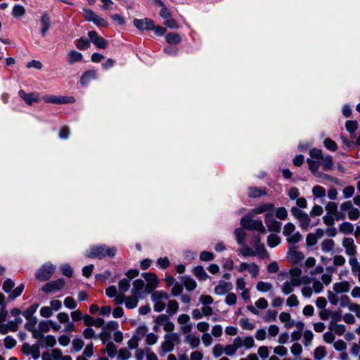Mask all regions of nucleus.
Listing matches in <instances>:
<instances>
[{
	"label": "nucleus",
	"mask_w": 360,
	"mask_h": 360,
	"mask_svg": "<svg viewBox=\"0 0 360 360\" xmlns=\"http://www.w3.org/2000/svg\"><path fill=\"white\" fill-rule=\"evenodd\" d=\"M240 326L243 329L252 330L255 328V326L252 322H250L248 319L243 318L240 319Z\"/></svg>",
	"instance_id": "obj_54"
},
{
	"label": "nucleus",
	"mask_w": 360,
	"mask_h": 360,
	"mask_svg": "<svg viewBox=\"0 0 360 360\" xmlns=\"http://www.w3.org/2000/svg\"><path fill=\"white\" fill-rule=\"evenodd\" d=\"M238 270L239 272H244L248 271L253 278H255L259 274V267L255 262H241L238 267Z\"/></svg>",
	"instance_id": "obj_13"
},
{
	"label": "nucleus",
	"mask_w": 360,
	"mask_h": 360,
	"mask_svg": "<svg viewBox=\"0 0 360 360\" xmlns=\"http://www.w3.org/2000/svg\"><path fill=\"white\" fill-rule=\"evenodd\" d=\"M134 26L140 30H152L154 28V21L149 18L134 19Z\"/></svg>",
	"instance_id": "obj_15"
},
{
	"label": "nucleus",
	"mask_w": 360,
	"mask_h": 360,
	"mask_svg": "<svg viewBox=\"0 0 360 360\" xmlns=\"http://www.w3.org/2000/svg\"><path fill=\"white\" fill-rule=\"evenodd\" d=\"M345 127L351 136H353L354 133L357 129L358 123L356 121L348 120L346 122Z\"/></svg>",
	"instance_id": "obj_56"
},
{
	"label": "nucleus",
	"mask_w": 360,
	"mask_h": 360,
	"mask_svg": "<svg viewBox=\"0 0 360 360\" xmlns=\"http://www.w3.org/2000/svg\"><path fill=\"white\" fill-rule=\"evenodd\" d=\"M240 254L243 257H252L256 255V252L253 250L252 248L243 245L239 250Z\"/></svg>",
	"instance_id": "obj_49"
},
{
	"label": "nucleus",
	"mask_w": 360,
	"mask_h": 360,
	"mask_svg": "<svg viewBox=\"0 0 360 360\" xmlns=\"http://www.w3.org/2000/svg\"><path fill=\"white\" fill-rule=\"evenodd\" d=\"M179 336L176 333H167L164 335V342H162L159 354L164 356L166 353L172 352L174 348V342L178 340Z\"/></svg>",
	"instance_id": "obj_5"
},
{
	"label": "nucleus",
	"mask_w": 360,
	"mask_h": 360,
	"mask_svg": "<svg viewBox=\"0 0 360 360\" xmlns=\"http://www.w3.org/2000/svg\"><path fill=\"white\" fill-rule=\"evenodd\" d=\"M155 323L158 326H162L164 330L169 333H172L175 328L174 324L170 321L169 315L167 314L158 315L155 319Z\"/></svg>",
	"instance_id": "obj_10"
},
{
	"label": "nucleus",
	"mask_w": 360,
	"mask_h": 360,
	"mask_svg": "<svg viewBox=\"0 0 360 360\" xmlns=\"http://www.w3.org/2000/svg\"><path fill=\"white\" fill-rule=\"evenodd\" d=\"M324 146L330 151H335L338 149L337 143L330 138H326L323 141Z\"/></svg>",
	"instance_id": "obj_57"
},
{
	"label": "nucleus",
	"mask_w": 360,
	"mask_h": 360,
	"mask_svg": "<svg viewBox=\"0 0 360 360\" xmlns=\"http://www.w3.org/2000/svg\"><path fill=\"white\" fill-rule=\"evenodd\" d=\"M56 266L51 263H46L36 274V278L40 281L49 280L53 274Z\"/></svg>",
	"instance_id": "obj_8"
},
{
	"label": "nucleus",
	"mask_w": 360,
	"mask_h": 360,
	"mask_svg": "<svg viewBox=\"0 0 360 360\" xmlns=\"http://www.w3.org/2000/svg\"><path fill=\"white\" fill-rule=\"evenodd\" d=\"M27 347V353L30 354L34 359H38L40 356V348L44 347V344L41 341H38L37 343L32 346L25 345L23 348Z\"/></svg>",
	"instance_id": "obj_20"
},
{
	"label": "nucleus",
	"mask_w": 360,
	"mask_h": 360,
	"mask_svg": "<svg viewBox=\"0 0 360 360\" xmlns=\"http://www.w3.org/2000/svg\"><path fill=\"white\" fill-rule=\"evenodd\" d=\"M254 217L247 214L241 218L240 224L243 229L257 231L260 234H265L266 233V228L263 225L262 221L260 219H254Z\"/></svg>",
	"instance_id": "obj_2"
},
{
	"label": "nucleus",
	"mask_w": 360,
	"mask_h": 360,
	"mask_svg": "<svg viewBox=\"0 0 360 360\" xmlns=\"http://www.w3.org/2000/svg\"><path fill=\"white\" fill-rule=\"evenodd\" d=\"M272 212H266L264 215V221L269 231L278 233L281 230L282 224L274 218Z\"/></svg>",
	"instance_id": "obj_9"
},
{
	"label": "nucleus",
	"mask_w": 360,
	"mask_h": 360,
	"mask_svg": "<svg viewBox=\"0 0 360 360\" xmlns=\"http://www.w3.org/2000/svg\"><path fill=\"white\" fill-rule=\"evenodd\" d=\"M233 288V285L231 282H226L224 281H219V283L214 288V293L219 295H225Z\"/></svg>",
	"instance_id": "obj_18"
},
{
	"label": "nucleus",
	"mask_w": 360,
	"mask_h": 360,
	"mask_svg": "<svg viewBox=\"0 0 360 360\" xmlns=\"http://www.w3.org/2000/svg\"><path fill=\"white\" fill-rule=\"evenodd\" d=\"M169 298L168 293L163 290L154 291L151 294V300L153 302V309L156 312H161L166 308L167 300Z\"/></svg>",
	"instance_id": "obj_3"
},
{
	"label": "nucleus",
	"mask_w": 360,
	"mask_h": 360,
	"mask_svg": "<svg viewBox=\"0 0 360 360\" xmlns=\"http://www.w3.org/2000/svg\"><path fill=\"white\" fill-rule=\"evenodd\" d=\"M131 357V352L126 348H122L118 351L117 360H128Z\"/></svg>",
	"instance_id": "obj_46"
},
{
	"label": "nucleus",
	"mask_w": 360,
	"mask_h": 360,
	"mask_svg": "<svg viewBox=\"0 0 360 360\" xmlns=\"http://www.w3.org/2000/svg\"><path fill=\"white\" fill-rule=\"evenodd\" d=\"M302 236L300 232L297 231L295 233H291L290 236H288L286 240L288 243L290 244H296L298 242L302 240Z\"/></svg>",
	"instance_id": "obj_47"
},
{
	"label": "nucleus",
	"mask_w": 360,
	"mask_h": 360,
	"mask_svg": "<svg viewBox=\"0 0 360 360\" xmlns=\"http://www.w3.org/2000/svg\"><path fill=\"white\" fill-rule=\"evenodd\" d=\"M148 327L146 326H140L136 328V333L133 335V337L136 338L139 340H141L148 332Z\"/></svg>",
	"instance_id": "obj_45"
},
{
	"label": "nucleus",
	"mask_w": 360,
	"mask_h": 360,
	"mask_svg": "<svg viewBox=\"0 0 360 360\" xmlns=\"http://www.w3.org/2000/svg\"><path fill=\"white\" fill-rule=\"evenodd\" d=\"M354 231V226L352 223L345 221L340 225V231L344 234H350Z\"/></svg>",
	"instance_id": "obj_41"
},
{
	"label": "nucleus",
	"mask_w": 360,
	"mask_h": 360,
	"mask_svg": "<svg viewBox=\"0 0 360 360\" xmlns=\"http://www.w3.org/2000/svg\"><path fill=\"white\" fill-rule=\"evenodd\" d=\"M354 207V206L353 205V203L351 200L343 202L342 203H341L340 206V212H342L344 214L347 212L348 215L349 212L352 210Z\"/></svg>",
	"instance_id": "obj_51"
},
{
	"label": "nucleus",
	"mask_w": 360,
	"mask_h": 360,
	"mask_svg": "<svg viewBox=\"0 0 360 360\" xmlns=\"http://www.w3.org/2000/svg\"><path fill=\"white\" fill-rule=\"evenodd\" d=\"M25 8L20 4H15L12 9V15L14 18L22 17L25 14Z\"/></svg>",
	"instance_id": "obj_36"
},
{
	"label": "nucleus",
	"mask_w": 360,
	"mask_h": 360,
	"mask_svg": "<svg viewBox=\"0 0 360 360\" xmlns=\"http://www.w3.org/2000/svg\"><path fill=\"white\" fill-rule=\"evenodd\" d=\"M193 273L200 281H205L208 278V275L202 266H197L193 268Z\"/></svg>",
	"instance_id": "obj_28"
},
{
	"label": "nucleus",
	"mask_w": 360,
	"mask_h": 360,
	"mask_svg": "<svg viewBox=\"0 0 360 360\" xmlns=\"http://www.w3.org/2000/svg\"><path fill=\"white\" fill-rule=\"evenodd\" d=\"M65 281L63 278H59L56 281L46 283L41 288L42 291L45 293H51L62 289L65 285Z\"/></svg>",
	"instance_id": "obj_11"
},
{
	"label": "nucleus",
	"mask_w": 360,
	"mask_h": 360,
	"mask_svg": "<svg viewBox=\"0 0 360 360\" xmlns=\"http://www.w3.org/2000/svg\"><path fill=\"white\" fill-rule=\"evenodd\" d=\"M24 290V285L20 284L16 287L13 290H11L8 295V300H12L20 296Z\"/></svg>",
	"instance_id": "obj_53"
},
{
	"label": "nucleus",
	"mask_w": 360,
	"mask_h": 360,
	"mask_svg": "<svg viewBox=\"0 0 360 360\" xmlns=\"http://www.w3.org/2000/svg\"><path fill=\"white\" fill-rule=\"evenodd\" d=\"M165 38L167 41L170 44H177L181 41V37L178 34L174 32L167 34Z\"/></svg>",
	"instance_id": "obj_40"
},
{
	"label": "nucleus",
	"mask_w": 360,
	"mask_h": 360,
	"mask_svg": "<svg viewBox=\"0 0 360 360\" xmlns=\"http://www.w3.org/2000/svg\"><path fill=\"white\" fill-rule=\"evenodd\" d=\"M266 195L265 189L250 187L248 189V195L251 198H257Z\"/></svg>",
	"instance_id": "obj_33"
},
{
	"label": "nucleus",
	"mask_w": 360,
	"mask_h": 360,
	"mask_svg": "<svg viewBox=\"0 0 360 360\" xmlns=\"http://www.w3.org/2000/svg\"><path fill=\"white\" fill-rule=\"evenodd\" d=\"M83 12L84 18L86 21L92 22L98 27H108L107 21L96 14L92 10L84 8Z\"/></svg>",
	"instance_id": "obj_7"
},
{
	"label": "nucleus",
	"mask_w": 360,
	"mask_h": 360,
	"mask_svg": "<svg viewBox=\"0 0 360 360\" xmlns=\"http://www.w3.org/2000/svg\"><path fill=\"white\" fill-rule=\"evenodd\" d=\"M299 304V300L295 294L290 295L286 300V304L290 307H297Z\"/></svg>",
	"instance_id": "obj_58"
},
{
	"label": "nucleus",
	"mask_w": 360,
	"mask_h": 360,
	"mask_svg": "<svg viewBox=\"0 0 360 360\" xmlns=\"http://www.w3.org/2000/svg\"><path fill=\"white\" fill-rule=\"evenodd\" d=\"M84 346V341L79 338H75L72 341V348L70 349V352H77L80 351Z\"/></svg>",
	"instance_id": "obj_31"
},
{
	"label": "nucleus",
	"mask_w": 360,
	"mask_h": 360,
	"mask_svg": "<svg viewBox=\"0 0 360 360\" xmlns=\"http://www.w3.org/2000/svg\"><path fill=\"white\" fill-rule=\"evenodd\" d=\"M117 253V248L115 247H108L106 245H99L92 246L89 252L86 253V257L90 258L102 259L106 257H113Z\"/></svg>",
	"instance_id": "obj_1"
},
{
	"label": "nucleus",
	"mask_w": 360,
	"mask_h": 360,
	"mask_svg": "<svg viewBox=\"0 0 360 360\" xmlns=\"http://www.w3.org/2000/svg\"><path fill=\"white\" fill-rule=\"evenodd\" d=\"M333 290L337 293L347 292L349 290V284L347 281L335 283L333 285Z\"/></svg>",
	"instance_id": "obj_26"
},
{
	"label": "nucleus",
	"mask_w": 360,
	"mask_h": 360,
	"mask_svg": "<svg viewBox=\"0 0 360 360\" xmlns=\"http://www.w3.org/2000/svg\"><path fill=\"white\" fill-rule=\"evenodd\" d=\"M212 354L215 358H218L224 354V346L221 344H217L212 349Z\"/></svg>",
	"instance_id": "obj_64"
},
{
	"label": "nucleus",
	"mask_w": 360,
	"mask_h": 360,
	"mask_svg": "<svg viewBox=\"0 0 360 360\" xmlns=\"http://www.w3.org/2000/svg\"><path fill=\"white\" fill-rule=\"evenodd\" d=\"M19 96L27 104L32 105L34 103H38L40 101L39 96L37 93H30L27 94L23 90H20L18 91Z\"/></svg>",
	"instance_id": "obj_16"
},
{
	"label": "nucleus",
	"mask_w": 360,
	"mask_h": 360,
	"mask_svg": "<svg viewBox=\"0 0 360 360\" xmlns=\"http://www.w3.org/2000/svg\"><path fill=\"white\" fill-rule=\"evenodd\" d=\"M88 36L91 42H92L98 49H104L108 45V41L103 37L99 36L96 31H89L88 32Z\"/></svg>",
	"instance_id": "obj_12"
},
{
	"label": "nucleus",
	"mask_w": 360,
	"mask_h": 360,
	"mask_svg": "<svg viewBox=\"0 0 360 360\" xmlns=\"http://www.w3.org/2000/svg\"><path fill=\"white\" fill-rule=\"evenodd\" d=\"M144 285H145V283L143 280L136 279L133 282V288L131 290V293L141 296V295L142 293V290L144 288Z\"/></svg>",
	"instance_id": "obj_29"
},
{
	"label": "nucleus",
	"mask_w": 360,
	"mask_h": 360,
	"mask_svg": "<svg viewBox=\"0 0 360 360\" xmlns=\"http://www.w3.org/2000/svg\"><path fill=\"white\" fill-rule=\"evenodd\" d=\"M281 243V238L274 233L270 234L267 238V245L270 248H275Z\"/></svg>",
	"instance_id": "obj_38"
},
{
	"label": "nucleus",
	"mask_w": 360,
	"mask_h": 360,
	"mask_svg": "<svg viewBox=\"0 0 360 360\" xmlns=\"http://www.w3.org/2000/svg\"><path fill=\"white\" fill-rule=\"evenodd\" d=\"M330 329L338 335H343L346 331L345 326L343 324H335L334 326H330Z\"/></svg>",
	"instance_id": "obj_60"
},
{
	"label": "nucleus",
	"mask_w": 360,
	"mask_h": 360,
	"mask_svg": "<svg viewBox=\"0 0 360 360\" xmlns=\"http://www.w3.org/2000/svg\"><path fill=\"white\" fill-rule=\"evenodd\" d=\"M342 246L345 249V252L350 257L355 256L356 254V246L354 239L352 238H344L342 240Z\"/></svg>",
	"instance_id": "obj_17"
},
{
	"label": "nucleus",
	"mask_w": 360,
	"mask_h": 360,
	"mask_svg": "<svg viewBox=\"0 0 360 360\" xmlns=\"http://www.w3.org/2000/svg\"><path fill=\"white\" fill-rule=\"evenodd\" d=\"M255 252H256V255H257L259 258L261 259H265V258H267L269 257V253L268 252L266 251V250L265 249L264 246L263 244L262 245H255Z\"/></svg>",
	"instance_id": "obj_42"
},
{
	"label": "nucleus",
	"mask_w": 360,
	"mask_h": 360,
	"mask_svg": "<svg viewBox=\"0 0 360 360\" xmlns=\"http://www.w3.org/2000/svg\"><path fill=\"white\" fill-rule=\"evenodd\" d=\"M316 176L317 177H319V178H321L323 179H325L326 181H329L330 182H333L335 184H339V182H340V180L335 177V176H330L329 174H327L323 172H319L316 174Z\"/></svg>",
	"instance_id": "obj_44"
},
{
	"label": "nucleus",
	"mask_w": 360,
	"mask_h": 360,
	"mask_svg": "<svg viewBox=\"0 0 360 360\" xmlns=\"http://www.w3.org/2000/svg\"><path fill=\"white\" fill-rule=\"evenodd\" d=\"M303 344L304 346L308 347L311 344V341L314 338V334L311 330H306L303 333Z\"/></svg>",
	"instance_id": "obj_52"
},
{
	"label": "nucleus",
	"mask_w": 360,
	"mask_h": 360,
	"mask_svg": "<svg viewBox=\"0 0 360 360\" xmlns=\"http://www.w3.org/2000/svg\"><path fill=\"white\" fill-rule=\"evenodd\" d=\"M141 276L148 283V285L152 289L158 286V278L155 273H143Z\"/></svg>",
	"instance_id": "obj_21"
},
{
	"label": "nucleus",
	"mask_w": 360,
	"mask_h": 360,
	"mask_svg": "<svg viewBox=\"0 0 360 360\" xmlns=\"http://www.w3.org/2000/svg\"><path fill=\"white\" fill-rule=\"evenodd\" d=\"M130 287V281L127 278H123L118 283V288L120 292H126Z\"/></svg>",
	"instance_id": "obj_55"
},
{
	"label": "nucleus",
	"mask_w": 360,
	"mask_h": 360,
	"mask_svg": "<svg viewBox=\"0 0 360 360\" xmlns=\"http://www.w3.org/2000/svg\"><path fill=\"white\" fill-rule=\"evenodd\" d=\"M181 280L188 291H193L196 288L197 283L192 278L184 276L181 277Z\"/></svg>",
	"instance_id": "obj_24"
},
{
	"label": "nucleus",
	"mask_w": 360,
	"mask_h": 360,
	"mask_svg": "<svg viewBox=\"0 0 360 360\" xmlns=\"http://www.w3.org/2000/svg\"><path fill=\"white\" fill-rule=\"evenodd\" d=\"M335 242L332 239H325L321 243V248L324 252H329L333 250Z\"/></svg>",
	"instance_id": "obj_34"
},
{
	"label": "nucleus",
	"mask_w": 360,
	"mask_h": 360,
	"mask_svg": "<svg viewBox=\"0 0 360 360\" xmlns=\"http://www.w3.org/2000/svg\"><path fill=\"white\" fill-rule=\"evenodd\" d=\"M307 162L309 165V170L314 175L316 176V174L319 172V168L321 165L320 160H314L312 159L308 158L307 160Z\"/></svg>",
	"instance_id": "obj_32"
},
{
	"label": "nucleus",
	"mask_w": 360,
	"mask_h": 360,
	"mask_svg": "<svg viewBox=\"0 0 360 360\" xmlns=\"http://www.w3.org/2000/svg\"><path fill=\"white\" fill-rule=\"evenodd\" d=\"M41 341L42 342V344H44V347H53L56 343L55 337L51 335L44 337L43 340Z\"/></svg>",
	"instance_id": "obj_63"
},
{
	"label": "nucleus",
	"mask_w": 360,
	"mask_h": 360,
	"mask_svg": "<svg viewBox=\"0 0 360 360\" xmlns=\"http://www.w3.org/2000/svg\"><path fill=\"white\" fill-rule=\"evenodd\" d=\"M166 307H167L166 311L167 314V315L172 316L177 313L179 308V304L177 301L174 300H169V298Z\"/></svg>",
	"instance_id": "obj_22"
},
{
	"label": "nucleus",
	"mask_w": 360,
	"mask_h": 360,
	"mask_svg": "<svg viewBox=\"0 0 360 360\" xmlns=\"http://www.w3.org/2000/svg\"><path fill=\"white\" fill-rule=\"evenodd\" d=\"M281 292L285 295L291 294L295 289V287L289 282V281H285L281 286Z\"/></svg>",
	"instance_id": "obj_43"
},
{
	"label": "nucleus",
	"mask_w": 360,
	"mask_h": 360,
	"mask_svg": "<svg viewBox=\"0 0 360 360\" xmlns=\"http://www.w3.org/2000/svg\"><path fill=\"white\" fill-rule=\"evenodd\" d=\"M90 41L87 39L81 37L77 41L76 46L79 50H86L90 46Z\"/></svg>",
	"instance_id": "obj_50"
},
{
	"label": "nucleus",
	"mask_w": 360,
	"mask_h": 360,
	"mask_svg": "<svg viewBox=\"0 0 360 360\" xmlns=\"http://www.w3.org/2000/svg\"><path fill=\"white\" fill-rule=\"evenodd\" d=\"M311 158L320 160L323 169L326 171L332 169L333 167V160L332 156L327 155H323L322 150L318 148H312L309 151Z\"/></svg>",
	"instance_id": "obj_4"
},
{
	"label": "nucleus",
	"mask_w": 360,
	"mask_h": 360,
	"mask_svg": "<svg viewBox=\"0 0 360 360\" xmlns=\"http://www.w3.org/2000/svg\"><path fill=\"white\" fill-rule=\"evenodd\" d=\"M313 195L316 198H322L326 195V190L321 186H315L312 188Z\"/></svg>",
	"instance_id": "obj_61"
},
{
	"label": "nucleus",
	"mask_w": 360,
	"mask_h": 360,
	"mask_svg": "<svg viewBox=\"0 0 360 360\" xmlns=\"http://www.w3.org/2000/svg\"><path fill=\"white\" fill-rule=\"evenodd\" d=\"M276 318H277V311L276 310L269 309L266 311V314L264 316L263 320L266 323H269L271 321H276Z\"/></svg>",
	"instance_id": "obj_48"
},
{
	"label": "nucleus",
	"mask_w": 360,
	"mask_h": 360,
	"mask_svg": "<svg viewBox=\"0 0 360 360\" xmlns=\"http://www.w3.org/2000/svg\"><path fill=\"white\" fill-rule=\"evenodd\" d=\"M82 58H83V55L80 52H78L75 50H71L68 53V63L71 65L74 64L76 62L82 61Z\"/></svg>",
	"instance_id": "obj_27"
},
{
	"label": "nucleus",
	"mask_w": 360,
	"mask_h": 360,
	"mask_svg": "<svg viewBox=\"0 0 360 360\" xmlns=\"http://www.w3.org/2000/svg\"><path fill=\"white\" fill-rule=\"evenodd\" d=\"M290 212L293 217L298 220L301 229L307 231L311 222L309 215L297 207H292Z\"/></svg>",
	"instance_id": "obj_6"
},
{
	"label": "nucleus",
	"mask_w": 360,
	"mask_h": 360,
	"mask_svg": "<svg viewBox=\"0 0 360 360\" xmlns=\"http://www.w3.org/2000/svg\"><path fill=\"white\" fill-rule=\"evenodd\" d=\"M274 208V204L271 203H263L259 206L252 209L248 214L255 217L257 214H260L264 212H269Z\"/></svg>",
	"instance_id": "obj_19"
},
{
	"label": "nucleus",
	"mask_w": 360,
	"mask_h": 360,
	"mask_svg": "<svg viewBox=\"0 0 360 360\" xmlns=\"http://www.w3.org/2000/svg\"><path fill=\"white\" fill-rule=\"evenodd\" d=\"M234 233H235V236H236L237 243L239 245H243L244 242H245V239L246 238V233L244 231V230L243 229H240V228L236 229Z\"/></svg>",
	"instance_id": "obj_39"
},
{
	"label": "nucleus",
	"mask_w": 360,
	"mask_h": 360,
	"mask_svg": "<svg viewBox=\"0 0 360 360\" xmlns=\"http://www.w3.org/2000/svg\"><path fill=\"white\" fill-rule=\"evenodd\" d=\"M273 288L271 283L264 281H259L256 285V289L259 292H266L271 291Z\"/></svg>",
	"instance_id": "obj_35"
},
{
	"label": "nucleus",
	"mask_w": 360,
	"mask_h": 360,
	"mask_svg": "<svg viewBox=\"0 0 360 360\" xmlns=\"http://www.w3.org/2000/svg\"><path fill=\"white\" fill-rule=\"evenodd\" d=\"M140 296L136 294H132L125 298V306L128 309H134L137 307L139 303V297Z\"/></svg>",
	"instance_id": "obj_25"
},
{
	"label": "nucleus",
	"mask_w": 360,
	"mask_h": 360,
	"mask_svg": "<svg viewBox=\"0 0 360 360\" xmlns=\"http://www.w3.org/2000/svg\"><path fill=\"white\" fill-rule=\"evenodd\" d=\"M295 230V226L292 223L288 222L285 225V226L283 228V234L287 238L288 236H290V235L291 233H294Z\"/></svg>",
	"instance_id": "obj_62"
},
{
	"label": "nucleus",
	"mask_w": 360,
	"mask_h": 360,
	"mask_svg": "<svg viewBox=\"0 0 360 360\" xmlns=\"http://www.w3.org/2000/svg\"><path fill=\"white\" fill-rule=\"evenodd\" d=\"M327 214L333 215L335 220L345 219L346 214L338 211V204L334 202H329L326 205Z\"/></svg>",
	"instance_id": "obj_14"
},
{
	"label": "nucleus",
	"mask_w": 360,
	"mask_h": 360,
	"mask_svg": "<svg viewBox=\"0 0 360 360\" xmlns=\"http://www.w3.org/2000/svg\"><path fill=\"white\" fill-rule=\"evenodd\" d=\"M97 77V73L95 70H89L85 72L80 78V82L82 86L87 84L91 80Z\"/></svg>",
	"instance_id": "obj_23"
},
{
	"label": "nucleus",
	"mask_w": 360,
	"mask_h": 360,
	"mask_svg": "<svg viewBox=\"0 0 360 360\" xmlns=\"http://www.w3.org/2000/svg\"><path fill=\"white\" fill-rule=\"evenodd\" d=\"M326 354L327 352L324 346H319L314 351V358L316 360H321Z\"/></svg>",
	"instance_id": "obj_37"
},
{
	"label": "nucleus",
	"mask_w": 360,
	"mask_h": 360,
	"mask_svg": "<svg viewBox=\"0 0 360 360\" xmlns=\"http://www.w3.org/2000/svg\"><path fill=\"white\" fill-rule=\"evenodd\" d=\"M105 349L108 356L111 358L115 357L117 352L116 346L112 342H110L106 345Z\"/></svg>",
	"instance_id": "obj_59"
},
{
	"label": "nucleus",
	"mask_w": 360,
	"mask_h": 360,
	"mask_svg": "<svg viewBox=\"0 0 360 360\" xmlns=\"http://www.w3.org/2000/svg\"><path fill=\"white\" fill-rule=\"evenodd\" d=\"M185 342L190 345L191 348H198L200 344V340L192 334H188L185 338Z\"/></svg>",
	"instance_id": "obj_30"
}]
</instances>
